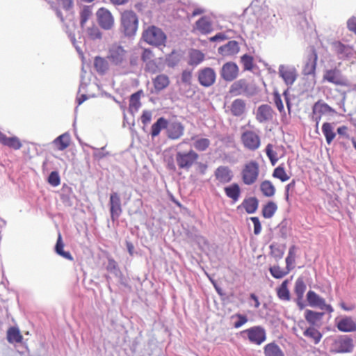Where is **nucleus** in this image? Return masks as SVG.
Returning <instances> with one entry per match:
<instances>
[{
  "instance_id": "28",
  "label": "nucleus",
  "mask_w": 356,
  "mask_h": 356,
  "mask_svg": "<svg viewBox=\"0 0 356 356\" xmlns=\"http://www.w3.org/2000/svg\"><path fill=\"white\" fill-rule=\"evenodd\" d=\"M168 127V120L164 117L159 118L152 125L149 134L152 138L158 136L163 129H166Z\"/></svg>"
},
{
  "instance_id": "14",
  "label": "nucleus",
  "mask_w": 356,
  "mask_h": 356,
  "mask_svg": "<svg viewBox=\"0 0 356 356\" xmlns=\"http://www.w3.org/2000/svg\"><path fill=\"white\" fill-rule=\"evenodd\" d=\"M197 80L202 86L209 88L215 83L216 73L212 67H203L197 72Z\"/></svg>"
},
{
  "instance_id": "22",
  "label": "nucleus",
  "mask_w": 356,
  "mask_h": 356,
  "mask_svg": "<svg viewBox=\"0 0 356 356\" xmlns=\"http://www.w3.org/2000/svg\"><path fill=\"white\" fill-rule=\"evenodd\" d=\"M214 176L221 184H227L233 179L232 171L228 166L225 165L218 167L214 172Z\"/></svg>"
},
{
  "instance_id": "62",
  "label": "nucleus",
  "mask_w": 356,
  "mask_h": 356,
  "mask_svg": "<svg viewBox=\"0 0 356 356\" xmlns=\"http://www.w3.org/2000/svg\"><path fill=\"white\" fill-rule=\"evenodd\" d=\"M154 54L152 49L149 48H145L141 54V60L145 63L149 60H153Z\"/></svg>"
},
{
  "instance_id": "50",
  "label": "nucleus",
  "mask_w": 356,
  "mask_h": 356,
  "mask_svg": "<svg viewBox=\"0 0 356 356\" xmlns=\"http://www.w3.org/2000/svg\"><path fill=\"white\" fill-rule=\"evenodd\" d=\"M296 245H293L290 246L289 249V252L287 254V257H286L285 262H286V269L287 270H292L293 268L292 266L293 264L295 262L296 259Z\"/></svg>"
},
{
  "instance_id": "20",
  "label": "nucleus",
  "mask_w": 356,
  "mask_h": 356,
  "mask_svg": "<svg viewBox=\"0 0 356 356\" xmlns=\"http://www.w3.org/2000/svg\"><path fill=\"white\" fill-rule=\"evenodd\" d=\"M240 51L238 42L236 40H229L225 44L218 47V53L222 56H233Z\"/></svg>"
},
{
  "instance_id": "37",
  "label": "nucleus",
  "mask_w": 356,
  "mask_h": 356,
  "mask_svg": "<svg viewBox=\"0 0 356 356\" xmlns=\"http://www.w3.org/2000/svg\"><path fill=\"white\" fill-rule=\"evenodd\" d=\"M53 143L58 150L63 151L70 145V136L67 132H65L56 138Z\"/></svg>"
},
{
  "instance_id": "31",
  "label": "nucleus",
  "mask_w": 356,
  "mask_h": 356,
  "mask_svg": "<svg viewBox=\"0 0 356 356\" xmlns=\"http://www.w3.org/2000/svg\"><path fill=\"white\" fill-rule=\"evenodd\" d=\"M246 104L242 99H234L230 106V111L232 115L235 117L241 116L245 111Z\"/></svg>"
},
{
  "instance_id": "57",
  "label": "nucleus",
  "mask_w": 356,
  "mask_h": 356,
  "mask_svg": "<svg viewBox=\"0 0 356 356\" xmlns=\"http://www.w3.org/2000/svg\"><path fill=\"white\" fill-rule=\"evenodd\" d=\"M88 35L90 39L95 40H100L102 38V32L99 29L97 26H92L88 29L87 31Z\"/></svg>"
},
{
  "instance_id": "41",
  "label": "nucleus",
  "mask_w": 356,
  "mask_h": 356,
  "mask_svg": "<svg viewBox=\"0 0 356 356\" xmlns=\"http://www.w3.org/2000/svg\"><path fill=\"white\" fill-rule=\"evenodd\" d=\"M289 283L288 280H284L277 288V296L282 300L289 301L291 299L290 291L288 289Z\"/></svg>"
},
{
  "instance_id": "42",
  "label": "nucleus",
  "mask_w": 356,
  "mask_h": 356,
  "mask_svg": "<svg viewBox=\"0 0 356 356\" xmlns=\"http://www.w3.org/2000/svg\"><path fill=\"white\" fill-rule=\"evenodd\" d=\"M321 129L325 138L326 143L330 145L336 137V133L334 131L333 126L331 123L326 122L322 124Z\"/></svg>"
},
{
  "instance_id": "18",
  "label": "nucleus",
  "mask_w": 356,
  "mask_h": 356,
  "mask_svg": "<svg viewBox=\"0 0 356 356\" xmlns=\"http://www.w3.org/2000/svg\"><path fill=\"white\" fill-rule=\"evenodd\" d=\"M97 22L99 26L104 30H109L114 23L111 13L106 8L102 7L98 9L96 13Z\"/></svg>"
},
{
  "instance_id": "40",
  "label": "nucleus",
  "mask_w": 356,
  "mask_h": 356,
  "mask_svg": "<svg viewBox=\"0 0 356 356\" xmlns=\"http://www.w3.org/2000/svg\"><path fill=\"white\" fill-rule=\"evenodd\" d=\"M312 111L314 113H318L321 115L327 113H337L336 111L330 106L327 103L318 100L312 106Z\"/></svg>"
},
{
  "instance_id": "43",
  "label": "nucleus",
  "mask_w": 356,
  "mask_h": 356,
  "mask_svg": "<svg viewBox=\"0 0 356 356\" xmlns=\"http://www.w3.org/2000/svg\"><path fill=\"white\" fill-rule=\"evenodd\" d=\"M196 28L202 33H209L212 30V26L210 21L206 17H200L195 22Z\"/></svg>"
},
{
  "instance_id": "25",
  "label": "nucleus",
  "mask_w": 356,
  "mask_h": 356,
  "mask_svg": "<svg viewBox=\"0 0 356 356\" xmlns=\"http://www.w3.org/2000/svg\"><path fill=\"white\" fill-rule=\"evenodd\" d=\"M0 143L3 145L8 146L15 150L19 149L22 146V144L18 137H8L1 131H0Z\"/></svg>"
},
{
  "instance_id": "24",
  "label": "nucleus",
  "mask_w": 356,
  "mask_h": 356,
  "mask_svg": "<svg viewBox=\"0 0 356 356\" xmlns=\"http://www.w3.org/2000/svg\"><path fill=\"white\" fill-rule=\"evenodd\" d=\"M324 315V312H316L311 309H306L304 314L306 321L310 325V326L313 327L317 325L318 323L321 322Z\"/></svg>"
},
{
  "instance_id": "23",
  "label": "nucleus",
  "mask_w": 356,
  "mask_h": 356,
  "mask_svg": "<svg viewBox=\"0 0 356 356\" xmlns=\"http://www.w3.org/2000/svg\"><path fill=\"white\" fill-rule=\"evenodd\" d=\"M337 329L343 332L356 331V323L350 316L341 318L336 324Z\"/></svg>"
},
{
  "instance_id": "8",
  "label": "nucleus",
  "mask_w": 356,
  "mask_h": 356,
  "mask_svg": "<svg viewBox=\"0 0 356 356\" xmlns=\"http://www.w3.org/2000/svg\"><path fill=\"white\" fill-rule=\"evenodd\" d=\"M241 334H246L248 341L253 344L261 345L266 340V332L264 327L255 325L241 332Z\"/></svg>"
},
{
  "instance_id": "54",
  "label": "nucleus",
  "mask_w": 356,
  "mask_h": 356,
  "mask_svg": "<svg viewBox=\"0 0 356 356\" xmlns=\"http://www.w3.org/2000/svg\"><path fill=\"white\" fill-rule=\"evenodd\" d=\"M273 147L272 144H268L266 147L265 152L272 165H275L278 161V157L277 152L273 150Z\"/></svg>"
},
{
  "instance_id": "5",
  "label": "nucleus",
  "mask_w": 356,
  "mask_h": 356,
  "mask_svg": "<svg viewBox=\"0 0 356 356\" xmlns=\"http://www.w3.org/2000/svg\"><path fill=\"white\" fill-rule=\"evenodd\" d=\"M199 159V154L192 149L188 151H177L175 154V161L181 170L188 171Z\"/></svg>"
},
{
  "instance_id": "59",
  "label": "nucleus",
  "mask_w": 356,
  "mask_h": 356,
  "mask_svg": "<svg viewBox=\"0 0 356 356\" xmlns=\"http://www.w3.org/2000/svg\"><path fill=\"white\" fill-rule=\"evenodd\" d=\"M273 101L277 110L282 113L284 111V104L281 98V95L277 91L273 92Z\"/></svg>"
},
{
  "instance_id": "2",
  "label": "nucleus",
  "mask_w": 356,
  "mask_h": 356,
  "mask_svg": "<svg viewBox=\"0 0 356 356\" xmlns=\"http://www.w3.org/2000/svg\"><path fill=\"white\" fill-rule=\"evenodd\" d=\"M127 56V51L120 44L115 43L108 48L106 58L112 65L124 68L128 64Z\"/></svg>"
},
{
  "instance_id": "44",
  "label": "nucleus",
  "mask_w": 356,
  "mask_h": 356,
  "mask_svg": "<svg viewBox=\"0 0 356 356\" xmlns=\"http://www.w3.org/2000/svg\"><path fill=\"white\" fill-rule=\"evenodd\" d=\"M277 209V204L273 201H268L262 208V216L264 218H270L273 216Z\"/></svg>"
},
{
  "instance_id": "38",
  "label": "nucleus",
  "mask_w": 356,
  "mask_h": 356,
  "mask_svg": "<svg viewBox=\"0 0 356 356\" xmlns=\"http://www.w3.org/2000/svg\"><path fill=\"white\" fill-rule=\"evenodd\" d=\"M6 339L10 343H20L23 339V337L20 331L17 327H10L7 330Z\"/></svg>"
},
{
  "instance_id": "6",
  "label": "nucleus",
  "mask_w": 356,
  "mask_h": 356,
  "mask_svg": "<svg viewBox=\"0 0 356 356\" xmlns=\"http://www.w3.org/2000/svg\"><path fill=\"white\" fill-rule=\"evenodd\" d=\"M331 49L337 59L341 60H350L355 58L356 54L353 46L344 44L339 40H334L331 43Z\"/></svg>"
},
{
  "instance_id": "53",
  "label": "nucleus",
  "mask_w": 356,
  "mask_h": 356,
  "mask_svg": "<svg viewBox=\"0 0 356 356\" xmlns=\"http://www.w3.org/2000/svg\"><path fill=\"white\" fill-rule=\"evenodd\" d=\"M210 144L211 142L208 138H201L193 143V147L197 151L204 152L209 147Z\"/></svg>"
},
{
  "instance_id": "55",
  "label": "nucleus",
  "mask_w": 356,
  "mask_h": 356,
  "mask_svg": "<svg viewBox=\"0 0 356 356\" xmlns=\"http://www.w3.org/2000/svg\"><path fill=\"white\" fill-rule=\"evenodd\" d=\"M48 183L54 186H58L60 183V177L59 173L57 171H52L48 176L47 178Z\"/></svg>"
},
{
  "instance_id": "32",
  "label": "nucleus",
  "mask_w": 356,
  "mask_h": 356,
  "mask_svg": "<svg viewBox=\"0 0 356 356\" xmlns=\"http://www.w3.org/2000/svg\"><path fill=\"white\" fill-rule=\"evenodd\" d=\"M54 250L57 254L70 261L73 260V257L69 251L64 250V243L61 234L59 233L54 247Z\"/></svg>"
},
{
  "instance_id": "26",
  "label": "nucleus",
  "mask_w": 356,
  "mask_h": 356,
  "mask_svg": "<svg viewBox=\"0 0 356 356\" xmlns=\"http://www.w3.org/2000/svg\"><path fill=\"white\" fill-rule=\"evenodd\" d=\"M273 109L268 104L259 106L257 111V119L259 122H265L272 118Z\"/></svg>"
},
{
  "instance_id": "21",
  "label": "nucleus",
  "mask_w": 356,
  "mask_h": 356,
  "mask_svg": "<svg viewBox=\"0 0 356 356\" xmlns=\"http://www.w3.org/2000/svg\"><path fill=\"white\" fill-rule=\"evenodd\" d=\"M184 127L181 122H168L166 127L167 136L172 140H177L181 137L184 134Z\"/></svg>"
},
{
  "instance_id": "33",
  "label": "nucleus",
  "mask_w": 356,
  "mask_h": 356,
  "mask_svg": "<svg viewBox=\"0 0 356 356\" xmlns=\"http://www.w3.org/2000/svg\"><path fill=\"white\" fill-rule=\"evenodd\" d=\"M152 82H153L155 90L157 92L164 90L170 84V80H169L168 76L163 74L156 76L152 80Z\"/></svg>"
},
{
  "instance_id": "64",
  "label": "nucleus",
  "mask_w": 356,
  "mask_h": 356,
  "mask_svg": "<svg viewBox=\"0 0 356 356\" xmlns=\"http://www.w3.org/2000/svg\"><path fill=\"white\" fill-rule=\"evenodd\" d=\"M181 81L186 84H191L192 79V70H183L181 76Z\"/></svg>"
},
{
  "instance_id": "15",
  "label": "nucleus",
  "mask_w": 356,
  "mask_h": 356,
  "mask_svg": "<svg viewBox=\"0 0 356 356\" xmlns=\"http://www.w3.org/2000/svg\"><path fill=\"white\" fill-rule=\"evenodd\" d=\"M239 74V67L235 62L228 61L224 63L220 70L221 78L227 81L231 82L235 80Z\"/></svg>"
},
{
  "instance_id": "27",
  "label": "nucleus",
  "mask_w": 356,
  "mask_h": 356,
  "mask_svg": "<svg viewBox=\"0 0 356 356\" xmlns=\"http://www.w3.org/2000/svg\"><path fill=\"white\" fill-rule=\"evenodd\" d=\"M241 206L244 208L247 213H254L259 207V200L254 196L246 197Z\"/></svg>"
},
{
  "instance_id": "36",
  "label": "nucleus",
  "mask_w": 356,
  "mask_h": 356,
  "mask_svg": "<svg viewBox=\"0 0 356 356\" xmlns=\"http://www.w3.org/2000/svg\"><path fill=\"white\" fill-rule=\"evenodd\" d=\"M205 55L198 49H192L189 54L188 64L191 66H197L204 60Z\"/></svg>"
},
{
  "instance_id": "11",
  "label": "nucleus",
  "mask_w": 356,
  "mask_h": 356,
  "mask_svg": "<svg viewBox=\"0 0 356 356\" xmlns=\"http://www.w3.org/2000/svg\"><path fill=\"white\" fill-rule=\"evenodd\" d=\"M323 79V81L336 86H345L347 85V79L342 74L341 71L337 67L326 70L324 72Z\"/></svg>"
},
{
  "instance_id": "7",
  "label": "nucleus",
  "mask_w": 356,
  "mask_h": 356,
  "mask_svg": "<svg viewBox=\"0 0 356 356\" xmlns=\"http://www.w3.org/2000/svg\"><path fill=\"white\" fill-rule=\"evenodd\" d=\"M229 93L234 96L243 95L250 97L255 93V89L252 84L246 79H241L234 81L230 86Z\"/></svg>"
},
{
  "instance_id": "58",
  "label": "nucleus",
  "mask_w": 356,
  "mask_h": 356,
  "mask_svg": "<svg viewBox=\"0 0 356 356\" xmlns=\"http://www.w3.org/2000/svg\"><path fill=\"white\" fill-rule=\"evenodd\" d=\"M232 33V31H228L227 33L220 32L216 33L215 35L210 38L211 42H216V41H222L229 38H232L233 36L231 35Z\"/></svg>"
},
{
  "instance_id": "56",
  "label": "nucleus",
  "mask_w": 356,
  "mask_h": 356,
  "mask_svg": "<svg viewBox=\"0 0 356 356\" xmlns=\"http://www.w3.org/2000/svg\"><path fill=\"white\" fill-rule=\"evenodd\" d=\"M234 317L237 318V321H236L234 323V327L236 329L242 327L248 321L247 316L240 313H236V314L232 316V318Z\"/></svg>"
},
{
  "instance_id": "60",
  "label": "nucleus",
  "mask_w": 356,
  "mask_h": 356,
  "mask_svg": "<svg viewBox=\"0 0 356 356\" xmlns=\"http://www.w3.org/2000/svg\"><path fill=\"white\" fill-rule=\"evenodd\" d=\"M105 147L106 146L102 147L101 148L93 147L95 150L93 152V157L95 159L101 160L104 157L107 156L108 155H109V152L105 151Z\"/></svg>"
},
{
  "instance_id": "34",
  "label": "nucleus",
  "mask_w": 356,
  "mask_h": 356,
  "mask_svg": "<svg viewBox=\"0 0 356 356\" xmlns=\"http://www.w3.org/2000/svg\"><path fill=\"white\" fill-rule=\"evenodd\" d=\"M143 95V90H139L131 94L129 98V111L137 112L141 106L140 97Z\"/></svg>"
},
{
  "instance_id": "9",
  "label": "nucleus",
  "mask_w": 356,
  "mask_h": 356,
  "mask_svg": "<svg viewBox=\"0 0 356 356\" xmlns=\"http://www.w3.org/2000/svg\"><path fill=\"white\" fill-rule=\"evenodd\" d=\"M259 173V164L256 161H250L245 163L241 172L242 180L246 185L254 184Z\"/></svg>"
},
{
  "instance_id": "17",
  "label": "nucleus",
  "mask_w": 356,
  "mask_h": 356,
  "mask_svg": "<svg viewBox=\"0 0 356 356\" xmlns=\"http://www.w3.org/2000/svg\"><path fill=\"white\" fill-rule=\"evenodd\" d=\"M280 77L282 79L284 83L288 86H292L297 79V72L295 67L289 65H280L278 68Z\"/></svg>"
},
{
  "instance_id": "35",
  "label": "nucleus",
  "mask_w": 356,
  "mask_h": 356,
  "mask_svg": "<svg viewBox=\"0 0 356 356\" xmlns=\"http://www.w3.org/2000/svg\"><path fill=\"white\" fill-rule=\"evenodd\" d=\"M94 67L99 74H104L108 70V62L106 58L97 56L94 58Z\"/></svg>"
},
{
  "instance_id": "39",
  "label": "nucleus",
  "mask_w": 356,
  "mask_h": 356,
  "mask_svg": "<svg viewBox=\"0 0 356 356\" xmlns=\"http://www.w3.org/2000/svg\"><path fill=\"white\" fill-rule=\"evenodd\" d=\"M265 356H284L280 346L275 342L266 344L264 348Z\"/></svg>"
},
{
  "instance_id": "46",
  "label": "nucleus",
  "mask_w": 356,
  "mask_h": 356,
  "mask_svg": "<svg viewBox=\"0 0 356 356\" xmlns=\"http://www.w3.org/2000/svg\"><path fill=\"white\" fill-rule=\"evenodd\" d=\"M240 62L243 65L244 71L251 72L255 67L253 56L249 55L248 54H245L241 56L240 58Z\"/></svg>"
},
{
  "instance_id": "63",
  "label": "nucleus",
  "mask_w": 356,
  "mask_h": 356,
  "mask_svg": "<svg viewBox=\"0 0 356 356\" xmlns=\"http://www.w3.org/2000/svg\"><path fill=\"white\" fill-rule=\"evenodd\" d=\"M250 220L253 223L254 234L255 235H259L261 232V225L259 218L257 216H252L250 218Z\"/></svg>"
},
{
  "instance_id": "16",
  "label": "nucleus",
  "mask_w": 356,
  "mask_h": 356,
  "mask_svg": "<svg viewBox=\"0 0 356 356\" xmlns=\"http://www.w3.org/2000/svg\"><path fill=\"white\" fill-rule=\"evenodd\" d=\"M241 141L244 147L250 150L257 149L261 144L260 137L252 131H245L241 135Z\"/></svg>"
},
{
  "instance_id": "49",
  "label": "nucleus",
  "mask_w": 356,
  "mask_h": 356,
  "mask_svg": "<svg viewBox=\"0 0 356 356\" xmlns=\"http://www.w3.org/2000/svg\"><path fill=\"white\" fill-rule=\"evenodd\" d=\"M269 272L275 279H282L289 273L291 270H283L278 265H274L269 268Z\"/></svg>"
},
{
  "instance_id": "30",
  "label": "nucleus",
  "mask_w": 356,
  "mask_h": 356,
  "mask_svg": "<svg viewBox=\"0 0 356 356\" xmlns=\"http://www.w3.org/2000/svg\"><path fill=\"white\" fill-rule=\"evenodd\" d=\"M270 254L275 259L276 261H280L282 259L286 249L285 244H279L275 242H273L270 246Z\"/></svg>"
},
{
  "instance_id": "1",
  "label": "nucleus",
  "mask_w": 356,
  "mask_h": 356,
  "mask_svg": "<svg viewBox=\"0 0 356 356\" xmlns=\"http://www.w3.org/2000/svg\"><path fill=\"white\" fill-rule=\"evenodd\" d=\"M142 38L149 45L160 47L165 46L167 35L161 28L151 25L143 31Z\"/></svg>"
},
{
  "instance_id": "45",
  "label": "nucleus",
  "mask_w": 356,
  "mask_h": 356,
  "mask_svg": "<svg viewBox=\"0 0 356 356\" xmlns=\"http://www.w3.org/2000/svg\"><path fill=\"white\" fill-rule=\"evenodd\" d=\"M260 190L266 197H272L275 193V188L271 181L264 180L261 183Z\"/></svg>"
},
{
  "instance_id": "10",
  "label": "nucleus",
  "mask_w": 356,
  "mask_h": 356,
  "mask_svg": "<svg viewBox=\"0 0 356 356\" xmlns=\"http://www.w3.org/2000/svg\"><path fill=\"white\" fill-rule=\"evenodd\" d=\"M306 300L307 305L312 308H318L321 310H325L329 313L334 312L331 305L327 304L325 300L312 290L307 291L306 294Z\"/></svg>"
},
{
  "instance_id": "4",
  "label": "nucleus",
  "mask_w": 356,
  "mask_h": 356,
  "mask_svg": "<svg viewBox=\"0 0 356 356\" xmlns=\"http://www.w3.org/2000/svg\"><path fill=\"white\" fill-rule=\"evenodd\" d=\"M355 344L350 335L341 334L333 339L330 352L332 353H350L353 351Z\"/></svg>"
},
{
  "instance_id": "51",
  "label": "nucleus",
  "mask_w": 356,
  "mask_h": 356,
  "mask_svg": "<svg viewBox=\"0 0 356 356\" xmlns=\"http://www.w3.org/2000/svg\"><path fill=\"white\" fill-rule=\"evenodd\" d=\"M273 177L279 179L282 182L286 181L289 179V176L287 175L282 165H280L274 169Z\"/></svg>"
},
{
  "instance_id": "61",
  "label": "nucleus",
  "mask_w": 356,
  "mask_h": 356,
  "mask_svg": "<svg viewBox=\"0 0 356 356\" xmlns=\"http://www.w3.org/2000/svg\"><path fill=\"white\" fill-rule=\"evenodd\" d=\"M287 225L288 222L285 219L277 225V228L280 230V236L283 239H286L288 237Z\"/></svg>"
},
{
  "instance_id": "13",
  "label": "nucleus",
  "mask_w": 356,
  "mask_h": 356,
  "mask_svg": "<svg viewBox=\"0 0 356 356\" xmlns=\"http://www.w3.org/2000/svg\"><path fill=\"white\" fill-rule=\"evenodd\" d=\"M109 211L113 222L118 220L122 213L121 198L118 193L113 191L109 195Z\"/></svg>"
},
{
  "instance_id": "12",
  "label": "nucleus",
  "mask_w": 356,
  "mask_h": 356,
  "mask_svg": "<svg viewBox=\"0 0 356 356\" xmlns=\"http://www.w3.org/2000/svg\"><path fill=\"white\" fill-rule=\"evenodd\" d=\"M318 54L312 48L307 55L302 66V73L304 76H315L317 65Z\"/></svg>"
},
{
  "instance_id": "47",
  "label": "nucleus",
  "mask_w": 356,
  "mask_h": 356,
  "mask_svg": "<svg viewBox=\"0 0 356 356\" xmlns=\"http://www.w3.org/2000/svg\"><path fill=\"white\" fill-rule=\"evenodd\" d=\"M106 269L115 277L119 279L123 278L122 273L119 268L118 263L113 259H108Z\"/></svg>"
},
{
  "instance_id": "52",
  "label": "nucleus",
  "mask_w": 356,
  "mask_h": 356,
  "mask_svg": "<svg viewBox=\"0 0 356 356\" xmlns=\"http://www.w3.org/2000/svg\"><path fill=\"white\" fill-rule=\"evenodd\" d=\"M92 15V7L84 6L80 12V25L83 27Z\"/></svg>"
},
{
  "instance_id": "3",
  "label": "nucleus",
  "mask_w": 356,
  "mask_h": 356,
  "mask_svg": "<svg viewBox=\"0 0 356 356\" xmlns=\"http://www.w3.org/2000/svg\"><path fill=\"white\" fill-rule=\"evenodd\" d=\"M138 26V18L133 10H125L121 15V31L127 37L134 36Z\"/></svg>"
},
{
  "instance_id": "19",
  "label": "nucleus",
  "mask_w": 356,
  "mask_h": 356,
  "mask_svg": "<svg viewBox=\"0 0 356 356\" xmlns=\"http://www.w3.org/2000/svg\"><path fill=\"white\" fill-rule=\"evenodd\" d=\"M306 289L307 286L303 278L298 277L295 282L294 292L296 295L295 302L300 310L304 309L306 307V304L303 301L304 293Z\"/></svg>"
},
{
  "instance_id": "48",
  "label": "nucleus",
  "mask_w": 356,
  "mask_h": 356,
  "mask_svg": "<svg viewBox=\"0 0 356 356\" xmlns=\"http://www.w3.org/2000/svg\"><path fill=\"white\" fill-rule=\"evenodd\" d=\"M303 334L307 337L312 339L315 344H318L323 337L322 334L313 326L307 328L304 331Z\"/></svg>"
},
{
  "instance_id": "29",
  "label": "nucleus",
  "mask_w": 356,
  "mask_h": 356,
  "mask_svg": "<svg viewBox=\"0 0 356 356\" xmlns=\"http://www.w3.org/2000/svg\"><path fill=\"white\" fill-rule=\"evenodd\" d=\"M225 195L234 202H237L240 197L241 190L237 183H232V184L224 188Z\"/></svg>"
}]
</instances>
